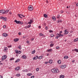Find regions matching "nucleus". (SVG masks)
<instances>
[{"instance_id":"nucleus-32","label":"nucleus","mask_w":78,"mask_h":78,"mask_svg":"<svg viewBox=\"0 0 78 78\" xmlns=\"http://www.w3.org/2000/svg\"><path fill=\"white\" fill-rule=\"evenodd\" d=\"M16 76H18V77H19L20 76V74L19 73V74H17L16 75Z\"/></svg>"},{"instance_id":"nucleus-27","label":"nucleus","mask_w":78,"mask_h":78,"mask_svg":"<svg viewBox=\"0 0 78 78\" xmlns=\"http://www.w3.org/2000/svg\"><path fill=\"white\" fill-rule=\"evenodd\" d=\"M57 63L58 64H61V60H59L57 61Z\"/></svg>"},{"instance_id":"nucleus-20","label":"nucleus","mask_w":78,"mask_h":78,"mask_svg":"<svg viewBox=\"0 0 78 78\" xmlns=\"http://www.w3.org/2000/svg\"><path fill=\"white\" fill-rule=\"evenodd\" d=\"M59 78H64V75H61L60 76Z\"/></svg>"},{"instance_id":"nucleus-42","label":"nucleus","mask_w":78,"mask_h":78,"mask_svg":"<svg viewBox=\"0 0 78 78\" xmlns=\"http://www.w3.org/2000/svg\"><path fill=\"white\" fill-rule=\"evenodd\" d=\"M39 69L38 68L36 69V70L37 72H38V71H39Z\"/></svg>"},{"instance_id":"nucleus-46","label":"nucleus","mask_w":78,"mask_h":78,"mask_svg":"<svg viewBox=\"0 0 78 78\" xmlns=\"http://www.w3.org/2000/svg\"><path fill=\"white\" fill-rule=\"evenodd\" d=\"M49 31V33H53V31L52 30H50Z\"/></svg>"},{"instance_id":"nucleus-63","label":"nucleus","mask_w":78,"mask_h":78,"mask_svg":"<svg viewBox=\"0 0 78 78\" xmlns=\"http://www.w3.org/2000/svg\"><path fill=\"white\" fill-rule=\"evenodd\" d=\"M27 28H28V27H27V26L25 27V28H26L27 29Z\"/></svg>"},{"instance_id":"nucleus-1","label":"nucleus","mask_w":78,"mask_h":78,"mask_svg":"<svg viewBox=\"0 0 78 78\" xmlns=\"http://www.w3.org/2000/svg\"><path fill=\"white\" fill-rule=\"evenodd\" d=\"M52 72L53 73H58L59 72V70L58 69H51Z\"/></svg>"},{"instance_id":"nucleus-26","label":"nucleus","mask_w":78,"mask_h":78,"mask_svg":"<svg viewBox=\"0 0 78 78\" xmlns=\"http://www.w3.org/2000/svg\"><path fill=\"white\" fill-rule=\"evenodd\" d=\"M78 41V38L75 39L73 40L74 42H77V41Z\"/></svg>"},{"instance_id":"nucleus-2","label":"nucleus","mask_w":78,"mask_h":78,"mask_svg":"<svg viewBox=\"0 0 78 78\" xmlns=\"http://www.w3.org/2000/svg\"><path fill=\"white\" fill-rule=\"evenodd\" d=\"M14 22H16L17 24H20V25H22L23 24V22L20 21H17V20H14Z\"/></svg>"},{"instance_id":"nucleus-10","label":"nucleus","mask_w":78,"mask_h":78,"mask_svg":"<svg viewBox=\"0 0 78 78\" xmlns=\"http://www.w3.org/2000/svg\"><path fill=\"white\" fill-rule=\"evenodd\" d=\"M22 58H23V59H25L27 58V56L26 55H23L21 57Z\"/></svg>"},{"instance_id":"nucleus-23","label":"nucleus","mask_w":78,"mask_h":78,"mask_svg":"<svg viewBox=\"0 0 78 78\" xmlns=\"http://www.w3.org/2000/svg\"><path fill=\"white\" fill-rule=\"evenodd\" d=\"M42 58H43V56H40L38 57V59H42Z\"/></svg>"},{"instance_id":"nucleus-30","label":"nucleus","mask_w":78,"mask_h":78,"mask_svg":"<svg viewBox=\"0 0 78 78\" xmlns=\"http://www.w3.org/2000/svg\"><path fill=\"white\" fill-rule=\"evenodd\" d=\"M50 37H54V36H55V35H53V34H51L50 35Z\"/></svg>"},{"instance_id":"nucleus-49","label":"nucleus","mask_w":78,"mask_h":78,"mask_svg":"<svg viewBox=\"0 0 78 78\" xmlns=\"http://www.w3.org/2000/svg\"><path fill=\"white\" fill-rule=\"evenodd\" d=\"M58 37H59L58 36H56L55 37V39H58Z\"/></svg>"},{"instance_id":"nucleus-43","label":"nucleus","mask_w":78,"mask_h":78,"mask_svg":"<svg viewBox=\"0 0 78 78\" xmlns=\"http://www.w3.org/2000/svg\"><path fill=\"white\" fill-rule=\"evenodd\" d=\"M13 59H14V58H12L10 59V60L12 61V60H13Z\"/></svg>"},{"instance_id":"nucleus-12","label":"nucleus","mask_w":78,"mask_h":78,"mask_svg":"<svg viewBox=\"0 0 78 78\" xmlns=\"http://www.w3.org/2000/svg\"><path fill=\"white\" fill-rule=\"evenodd\" d=\"M0 12H1V13H2V14H5V10H0Z\"/></svg>"},{"instance_id":"nucleus-41","label":"nucleus","mask_w":78,"mask_h":78,"mask_svg":"<svg viewBox=\"0 0 78 78\" xmlns=\"http://www.w3.org/2000/svg\"><path fill=\"white\" fill-rule=\"evenodd\" d=\"M48 27H45V30H48Z\"/></svg>"},{"instance_id":"nucleus-22","label":"nucleus","mask_w":78,"mask_h":78,"mask_svg":"<svg viewBox=\"0 0 78 78\" xmlns=\"http://www.w3.org/2000/svg\"><path fill=\"white\" fill-rule=\"evenodd\" d=\"M52 19H53L54 21H55L56 20V17H55V16L52 17Z\"/></svg>"},{"instance_id":"nucleus-53","label":"nucleus","mask_w":78,"mask_h":78,"mask_svg":"<svg viewBox=\"0 0 78 78\" xmlns=\"http://www.w3.org/2000/svg\"><path fill=\"white\" fill-rule=\"evenodd\" d=\"M67 31V29H66V30H65L64 32H66V31Z\"/></svg>"},{"instance_id":"nucleus-45","label":"nucleus","mask_w":78,"mask_h":78,"mask_svg":"<svg viewBox=\"0 0 78 78\" xmlns=\"http://www.w3.org/2000/svg\"><path fill=\"white\" fill-rule=\"evenodd\" d=\"M8 48H11L12 47V45H10V46H8Z\"/></svg>"},{"instance_id":"nucleus-60","label":"nucleus","mask_w":78,"mask_h":78,"mask_svg":"<svg viewBox=\"0 0 78 78\" xmlns=\"http://www.w3.org/2000/svg\"><path fill=\"white\" fill-rule=\"evenodd\" d=\"M0 78H3V76H0Z\"/></svg>"},{"instance_id":"nucleus-13","label":"nucleus","mask_w":78,"mask_h":78,"mask_svg":"<svg viewBox=\"0 0 78 78\" xmlns=\"http://www.w3.org/2000/svg\"><path fill=\"white\" fill-rule=\"evenodd\" d=\"M47 52H51L52 51V49H48L47 50Z\"/></svg>"},{"instance_id":"nucleus-28","label":"nucleus","mask_w":78,"mask_h":78,"mask_svg":"<svg viewBox=\"0 0 78 78\" xmlns=\"http://www.w3.org/2000/svg\"><path fill=\"white\" fill-rule=\"evenodd\" d=\"M19 52H21V51H19L17 50H16V54H18V53H19Z\"/></svg>"},{"instance_id":"nucleus-24","label":"nucleus","mask_w":78,"mask_h":78,"mask_svg":"<svg viewBox=\"0 0 78 78\" xmlns=\"http://www.w3.org/2000/svg\"><path fill=\"white\" fill-rule=\"evenodd\" d=\"M20 61V59H18L15 62H16V63L18 62H19Z\"/></svg>"},{"instance_id":"nucleus-40","label":"nucleus","mask_w":78,"mask_h":78,"mask_svg":"<svg viewBox=\"0 0 78 78\" xmlns=\"http://www.w3.org/2000/svg\"><path fill=\"white\" fill-rule=\"evenodd\" d=\"M75 51L76 52H78V49H74Z\"/></svg>"},{"instance_id":"nucleus-50","label":"nucleus","mask_w":78,"mask_h":78,"mask_svg":"<svg viewBox=\"0 0 78 78\" xmlns=\"http://www.w3.org/2000/svg\"><path fill=\"white\" fill-rule=\"evenodd\" d=\"M3 28H6V26L4 25L3 26Z\"/></svg>"},{"instance_id":"nucleus-38","label":"nucleus","mask_w":78,"mask_h":78,"mask_svg":"<svg viewBox=\"0 0 78 78\" xmlns=\"http://www.w3.org/2000/svg\"><path fill=\"white\" fill-rule=\"evenodd\" d=\"M18 16L20 18H21V19L22 18V17H21V16H23L22 15L18 14Z\"/></svg>"},{"instance_id":"nucleus-14","label":"nucleus","mask_w":78,"mask_h":78,"mask_svg":"<svg viewBox=\"0 0 78 78\" xmlns=\"http://www.w3.org/2000/svg\"><path fill=\"white\" fill-rule=\"evenodd\" d=\"M57 22V23H62V20H58Z\"/></svg>"},{"instance_id":"nucleus-62","label":"nucleus","mask_w":78,"mask_h":78,"mask_svg":"<svg viewBox=\"0 0 78 78\" xmlns=\"http://www.w3.org/2000/svg\"><path fill=\"white\" fill-rule=\"evenodd\" d=\"M76 6H78V3H77L76 5Z\"/></svg>"},{"instance_id":"nucleus-6","label":"nucleus","mask_w":78,"mask_h":78,"mask_svg":"<svg viewBox=\"0 0 78 78\" xmlns=\"http://www.w3.org/2000/svg\"><path fill=\"white\" fill-rule=\"evenodd\" d=\"M0 19H3V20H4L5 21H6V17H1L0 18Z\"/></svg>"},{"instance_id":"nucleus-3","label":"nucleus","mask_w":78,"mask_h":78,"mask_svg":"<svg viewBox=\"0 0 78 78\" xmlns=\"http://www.w3.org/2000/svg\"><path fill=\"white\" fill-rule=\"evenodd\" d=\"M28 9L29 11H33V7L31 5H30L28 8Z\"/></svg>"},{"instance_id":"nucleus-47","label":"nucleus","mask_w":78,"mask_h":78,"mask_svg":"<svg viewBox=\"0 0 78 78\" xmlns=\"http://www.w3.org/2000/svg\"><path fill=\"white\" fill-rule=\"evenodd\" d=\"M56 49L58 50V49H59V47H56Z\"/></svg>"},{"instance_id":"nucleus-56","label":"nucleus","mask_w":78,"mask_h":78,"mask_svg":"<svg viewBox=\"0 0 78 78\" xmlns=\"http://www.w3.org/2000/svg\"><path fill=\"white\" fill-rule=\"evenodd\" d=\"M61 13H63V12H64V11H63L62 10L61 11Z\"/></svg>"},{"instance_id":"nucleus-55","label":"nucleus","mask_w":78,"mask_h":78,"mask_svg":"<svg viewBox=\"0 0 78 78\" xmlns=\"http://www.w3.org/2000/svg\"><path fill=\"white\" fill-rule=\"evenodd\" d=\"M41 26H39L38 27V28H39V29H41Z\"/></svg>"},{"instance_id":"nucleus-7","label":"nucleus","mask_w":78,"mask_h":78,"mask_svg":"<svg viewBox=\"0 0 78 78\" xmlns=\"http://www.w3.org/2000/svg\"><path fill=\"white\" fill-rule=\"evenodd\" d=\"M66 67V65H62L61 67V69H65Z\"/></svg>"},{"instance_id":"nucleus-35","label":"nucleus","mask_w":78,"mask_h":78,"mask_svg":"<svg viewBox=\"0 0 78 78\" xmlns=\"http://www.w3.org/2000/svg\"><path fill=\"white\" fill-rule=\"evenodd\" d=\"M35 50H34L32 52V54H34V53H35Z\"/></svg>"},{"instance_id":"nucleus-21","label":"nucleus","mask_w":78,"mask_h":78,"mask_svg":"<svg viewBox=\"0 0 78 78\" xmlns=\"http://www.w3.org/2000/svg\"><path fill=\"white\" fill-rule=\"evenodd\" d=\"M14 42H18L19 41V39L18 38H16L14 39Z\"/></svg>"},{"instance_id":"nucleus-36","label":"nucleus","mask_w":78,"mask_h":78,"mask_svg":"<svg viewBox=\"0 0 78 78\" xmlns=\"http://www.w3.org/2000/svg\"><path fill=\"white\" fill-rule=\"evenodd\" d=\"M18 48L20 50H22V48H21V46L20 45H19L18 46Z\"/></svg>"},{"instance_id":"nucleus-25","label":"nucleus","mask_w":78,"mask_h":78,"mask_svg":"<svg viewBox=\"0 0 78 78\" xmlns=\"http://www.w3.org/2000/svg\"><path fill=\"white\" fill-rule=\"evenodd\" d=\"M69 58V57L67 56H65L64 57V59H68Z\"/></svg>"},{"instance_id":"nucleus-9","label":"nucleus","mask_w":78,"mask_h":78,"mask_svg":"<svg viewBox=\"0 0 78 78\" xmlns=\"http://www.w3.org/2000/svg\"><path fill=\"white\" fill-rule=\"evenodd\" d=\"M33 22V20H30V21L28 23V24H31Z\"/></svg>"},{"instance_id":"nucleus-39","label":"nucleus","mask_w":78,"mask_h":78,"mask_svg":"<svg viewBox=\"0 0 78 78\" xmlns=\"http://www.w3.org/2000/svg\"><path fill=\"white\" fill-rule=\"evenodd\" d=\"M57 19H60V16H59V15H58V16L57 17Z\"/></svg>"},{"instance_id":"nucleus-8","label":"nucleus","mask_w":78,"mask_h":78,"mask_svg":"<svg viewBox=\"0 0 78 78\" xmlns=\"http://www.w3.org/2000/svg\"><path fill=\"white\" fill-rule=\"evenodd\" d=\"M37 58H38V56L36 55L35 57H34L33 58V60H36L37 59Z\"/></svg>"},{"instance_id":"nucleus-17","label":"nucleus","mask_w":78,"mask_h":78,"mask_svg":"<svg viewBox=\"0 0 78 78\" xmlns=\"http://www.w3.org/2000/svg\"><path fill=\"white\" fill-rule=\"evenodd\" d=\"M8 12H9L8 10H4V14H6V13H8Z\"/></svg>"},{"instance_id":"nucleus-64","label":"nucleus","mask_w":78,"mask_h":78,"mask_svg":"<svg viewBox=\"0 0 78 78\" xmlns=\"http://www.w3.org/2000/svg\"><path fill=\"white\" fill-rule=\"evenodd\" d=\"M75 62V60L72 61V62Z\"/></svg>"},{"instance_id":"nucleus-29","label":"nucleus","mask_w":78,"mask_h":78,"mask_svg":"<svg viewBox=\"0 0 78 78\" xmlns=\"http://www.w3.org/2000/svg\"><path fill=\"white\" fill-rule=\"evenodd\" d=\"M22 72H28V70L27 69L23 70Z\"/></svg>"},{"instance_id":"nucleus-57","label":"nucleus","mask_w":78,"mask_h":78,"mask_svg":"<svg viewBox=\"0 0 78 78\" xmlns=\"http://www.w3.org/2000/svg\"><path fill=\"white\" fill-rule=\"evenodd\" d=\"M22 53V51H21V52H19V53H18V54H20V53Z\"/></svg>"},{"instance_id":"nucleus-11","label":"nucleus","mask_w":78,"mask_h":78,"mask_svg":"<svg viewBox=\"0 0 78 78\" xmlns=\"http://www.w3.org/2000/svg\"><path fill=\"white\" fill-rule=\"evenodd\" d=\"M2 36L4 37H6V36H8V34H7L6 33H5L2 34Z\"/></svg>"},{"instance_id":"nucleus-51","label":"nucleus","mask_w":78,"mask_h":78,"mask_svg":"<svg viewBox=\"0 0 78 78\" xmlns=\"http://www.w3.org/2000/svg\"><path fill=\"white\" fill-rule=\"evenodd\" d=\"M34 76H33L31 77V78H34Z\"/></svg>"},{"instance_id":"nucleus-33","label":"nucleus","mask_w":78,"mask_h":78,"mask_svg":"<svg viewBox=\"0 0 78 78\" xmlns=\"http://www.w3.org/2000/svg\"><path fill=\"white\" fill-rule=\"evenodd\" d=\"M69 33V31H67L64 33V34H67Z\"/></svg>"},{"instance_id":"nucleus-18","label":"nucleus","mask_w":78,"mask_h":78,"mask_svg":"<svg viewBox=\"0 0 78 78\" xmlns=\"http://www.w3.org/2000/svg\"><path fill=\"white\" fill-rule=\"evenodd\" d=\"M8 50V48L6 47H4V51H6V50Z\"/></svg>"},{"instance_id":"nucleus-34","label":"nucleus","mask_w":78,"mask_h":78,"mask_svg":"<svg viewBox=\"0 0 78 78\" xmlns=\"http://www.w3.org/2000/svg\"><path fill=\"white\" fill-rule=\"evenodd\" d=\"M53 45H54V44H51L50 45V47H53Z\"/></svg>"},{"instance_id":"nucleus-44","label":"nucleus","mask_w":78,"mask_h":78,"mask_svg":"<svg viewBox=\"0 0 78 78\" xmlns=\"http://www.w3.org/2000/svg\"><path fill=\"white\" fill-rule=\"evenodd\" d=\"M27 27L28 28H30V27H31V24H29V25H28Z\"/></svg>"},{"instance_id":"nucleus-54","label":"nucleus","mask_w":78,"mask_h":78,"mask_svg":"<svg viewBox=\"0 0 78 78\" xmlns=\"http://www.w3.org/2000/svg\"><path fill=\"white\" fill-rule=\"evenodd\" d=\"M18 34H19V35H21V33L19 32V33H18Z\"/></svg>"},{"instance_id":"nucleus-61","label":"nucleus","mask_w":78,"mask_h":78,"mask_svg":"<svg viewBox=\"0 0 78 78\" xmlns=\"http://www.w3.org/2000/svg\"><path fill=\"white\" fill-rule=\"evenodd\" d=\"M23 39H25V36H23Z\"/></svg>"},{"instance_id":"nucleus-52","label":"nucleus","mask_w":78,"mask_h":78,"mask_svg":"<svg viewBox=\"0 0 78 78\" xmlns=\"http://www.w3.org/2000/svg\"><path fill=\"white\" fill-rule=\"evenodd\" d=\"M73 31L72 30H71V31H70V33H73Z\"/></svg>"},{"instance_id":"nucleus-15","label":"nucleus","mask_w":78,"mask_h":78,"mask_svg":"<svg viewBox=\"0 0 78 78\" xmlns=\"http://www.w3.org/2000/svg\"><path fill=\"white\" fill-rule=\"evenodd\" d=\"M64 36V35L61 34V33H59V35L58 36V37H62V36Z\"/></svg>"},{"instance_id":"nucleus-31","label":"nucleus","mask_w":78,"mask_h":78,"mask_svg":"<svg viewBox=\"0 0 78 78\" xmlns=\"http://www.w3.org/2000/svg\"><path fill=\"white\" fill-rule=\"evenodd\" d=\"M39 35L40 36H44V35L42 33H41L39 34Z\"/></svg>"},{"instance_id":"nucleus-16","label":"nucleus","mask_w":78,"mask_h":78,"mask_svg":"<svg viewBox=\"0 0 78 78\" xmlns=\"http://www.w3.org/2000/svg\"><path fill=\"white\" fill-rule=\"evenodd\" d=\"M49 62L50 64H52L53 63V60L51 59L49 61Z\"/></svg>"},{"instance_id":"nucleus-58","label":"nucleus","mask_w":78,"mask_h":78,"mask_svg":"<svg viewBox=\"0 0 78 78\" xmlns=\"http://www.w3.org/2000/svg\"><path fill=\"white\" fill-rule=\"evenodd\" d=\"M33 40H34V38H32L31 39V40L32 41H33Z\"/></svg>"},{"instance_id":"nucleus-5","label":"nucleus","mask_w":78,"mask_h":78,"mask_svg":"<svg viewBox=\"0 0 78 78\" xmlns=\"http://www.w3.org/2000/svg\"><path fill=\"white\" fill-rule=\"evenodd\" d=\"M20 66H18L16 67L15 69V70H20Z\"/></svg>"},{"instance_id":"nucleus-59","label":"nucleus","mask_w":78,"mask_h":78,"mask_svg":"<svg viewBox=\"0 0 78 78\" xmlns=\"http://www.w3.org/2000/svg\"><path fill=\"white\" fill-rule=\"evenodd\" d=\"M48 62H45V64H48Z\"/></svg>"},{"instance_id":"nucleus-19","label":"nucleus","mask_w":78,"mask_h":78,"mask_svg":"<svg viewBox=\"0 0 78 78\" xmlns=\"http://www.w3.org/2000/svg\"><path fill=\"white\" fill-rule=\"evenodd\" d=\"M44 17H45V18H47L48 17V16H47V14H44Z\"/></svg>"},{"instance_id":"nucleus-4","label":"nucleus","mask_w":78,"mask_h":78,"mask_svg":"<svg viewBox=\"0 0 78 78\" xmlns=\"http://www.w3.org/2000/svg\"><path fill=\"white\" fill-rule=\"evenodd\" d=\"M7 58V56L6 55H4L2 57V59L1 60L2 61H3L4 59Z\"/></svg>"},{"instance_id":"nucleus-37","label":"nucleus","mask_w":78,"mask_h":78,"mask_svg":"<svg viewBox=\"0 0 78 78\" xmlns=\"http://www.w3.org/2000/svg\"><path fill=\"white\" fill-rule=\"evenodd\" d=\"M32 75V73H29L27 74V75L28 76H31Z\"/></svg>"},{"instance_id":"nucleus-48","label":"nucleus","mask_w":78,"mask_h":78,"mask_svg":"<svg viewBox=\"0 0 78 78\" xmlns=\"http://www.w3.org/2000/svg\"><path fill=\"white\" fill-rule=\"evenodd\" d=\"M27 44H29V43H30V41H27Z\"/></svg>"}]
</instances>
